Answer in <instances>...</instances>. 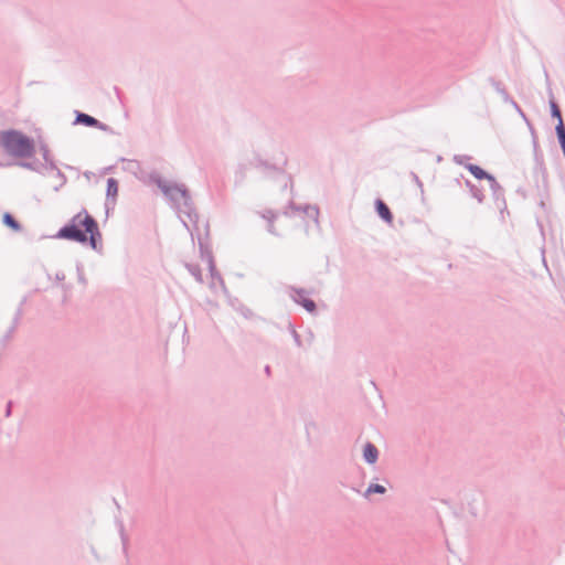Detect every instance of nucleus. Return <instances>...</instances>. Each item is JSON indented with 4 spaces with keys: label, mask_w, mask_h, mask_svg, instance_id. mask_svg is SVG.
I'll return each mask as SVG.
<instances>
[{
    "label": "nucleus",
    "mask_w": 565,
    "mask_h": 565,
    "mask_svg": "<svg viewBox=\"0 0 565 565\" xmlns=\"http://www.w3.org/2000/svg\"><path fill=\"white\" fill-rule=\"evenodd\" d=\"M412 177H413V180L415 181V183L419 186V188H423V183L420 181V179L418 178V175L416 173H412Z\"/></svg>",
    "instance_id": "30"
},
{
    "label": "nucleus",
    "mask_w": 565,
    "mask_h": 565,
    "mask_svg": "<svg viewBox=\"0 0 565 565\" xmlns=\"http://www.w3.org/2000/svg\"><path fill=\"white\" fill-rule=\"evenodd\" d=\"M303 213L317 220L319 215V209L316 205H303Z\"/></svg>",
    "instance_id": "24"
},
{
    "label": "nucleus",
    "mask_w": 565,
    "mask_h": 565,
    "mask_svg": "<svg viewBox=\"0 0 565 565\" xmlns=\"http://www.w3.org/2000/svg\"><path fill=\"white\" fill-rule=\"evenodd\" d=\"M375 210H376V213L379 214V216L384 222H386L387 224H392V222H393V214H392L390 207L387 206V204L383 200L376 199V201H375Z\"/></svg>",
    "instance_id": "10"
},
{
    "label": "nucleus",
    "mask_w": 565,
    "mask_h": 565,
    "mask_svg": "<svg viewBox=\"0 0 565 565\" xmlns=\"http://www.w3.org/2000/svg\"><path fill=\"white\" fill-rule=\"evenodd\" d=\"M270 372H271L270 366H269V365H266V366H265V373H266L267 375H270Z\"/></svg>",
    "instance_id": "32"
},
{
    "label": "nucleus",
    "mask_w": 565,
    "mask_h": 565,
    "mask_svg": "<svg viewBox=\"0 0 565 565\" xmlns=\"http://www.w3.org/2000/svg\"><path fill=\"white\" fill-rule=\"evenodd\" d=\"M534 151H535V167H534V173L536 178L541 179V184H536L540 201L539 206L546 212L547 211V200L550 198L548 195V174L547 169L544 163L543 156L537 152V143L534 141Z\"/></svg>",
    "instance_id": "3"
},
{
    "label": "nucleus",
    "mask_w": 565,
    "mask_h": 565,
    "mask_svg": "<svg viewBox=\"0 0 565 565\" xmlns=\"http://www.w3.org/2000/svg\"><path fill=\"white\" fill-rule=\"evenodd\" d=\"M180 199H182L183 204L182 212H184L190 218L192 217V215H196L194 203L186 188L181 191Z\"/></svg>",
    "instance_id": "9"
},
{
    "label": "nucleus",
    "mask_w": 565,
    "mask_h": 565,
    "mask_svg": "<svg viewBox=\"0 0 565 565\" xmlns=\"http://www.w3.org/2000/svg\"><path fill=\"white\" fill-rule=\"evenodd\" d=\"M489 182L490 189L492 191V196L494 200L495 205L500 211H503L507 209V201L504 196V189L502 185L497 181L495 177H492V179Z\"/></svg>",
    "instance_id": "8"
},
{
    "label": "nucleus",
    "mask_w": 565,
    "mask_h": 565,
    "mask_svg": "<svg viewBox=\"0 0 565 565\" xmlns=\"http://www.w3.org/2000/svg\"><path fill=\"white\" fill-rule=\"evenodd\" d=\"M289 210L292 212H303V206L297 205L294 201H290L287 205V209L284 211V214L290 216Z\"/></svg>",
    "instance_id": "25"
},
{
    "label": "nucleus",
    "mask_w": 565,
    "mask_h": 565,
    "mask_svg": "<svg viewBox=\"0 0 565 565\" xmlns=\"http://www.w3.org/2000/svg\"><path fill=\"white\" fill-rule=\"evenodd\" d=\"M39 146H40V151L42 153V157L45 161V168L46 169H56L55 161L53 160V158L50 154L47 145H45L44 142L41 141Z\"/></svg>",
    "instance_id": "15"
},
{
    "label": "nucleus",
    "mask_w": 565,
    "mask_h": 565,
    "mask_svg": "<svg viewBox=\"0 0 565 565\" xmlns=\"http://www.w3.org/2000/svg\"><path fill=\"white\" fill-rule=\"evenodd\" d=\"M1 148L15 157H24L31 152L32 146L29 139L15 131L2 134Z\"/></svg>",
    "instance_id": "2"
},
{
    "label": "nucleus",
    "mask_w": 565,
    "mask_h": 565,
    "mask_svg": "<svg viewBox=\"0 0 565 565\" xmlns=\"http://www.w3.org/2000/svg\"><path fill=\"white\" fill-rule=\"evenodd\" d=\"M363 458L370 465L375 463L379 459V450L376 446L370 441L366 443L363 448Z\"/></svg>",
    "instance_id": "12"
},
{
    "label": "nucleus",
    "mask_w": 565,
    "mask_h": 565,
    "mask_svg": "<svg viewBox=\"0 0 565 565\" xmlns=\"http://www.w3.org/2000/svg\"><path fill=\"white\" fill-rule=\"evenodd\" d=\"M3 223L15 232L20 230L18 222L9 213L3 214Z\"/></svg>",
    "instance_id": "20"
},
{
    "label": "nucleus",
    "mask_w": 565,
    "mask_h": 565,
    "mask_svg": "<svg viewBox=\"0 0 565 565\" xmlns=\"http://www.w3.org/2000/svg\"><path fill=\"white\" fill-rule=\"evenodd\" d=\"M467 170L478 180L490 181L492 179V177H494L493 174L487 172L486 170H483L481 167H479L477 164L467 166Z\"/></svg>",
    "instance_id": "14"
},
{
    "label": "nucleus",
    "mask_w": 565,
    "mask_h": 565,
    "mask_svg": "<svg viewBox=\"0 0 565 565\" xmlns=\"http://www.w3.org/2000/svg\"><path fill=\"white\" fill-rule=\"evenodd\" d=\"M550 108H551V116L553 118L557 119V124H561V121H563L562 111H561L559 106L557 105V103L554 99L550 100Z\"/></svg>",
    "instance_id": "18"
},
{
    "label": "nucleus",
    "mask_w": 565,
    "mask_h": 565,
    "mask_svg": "<svg viewBox=\"0 0 565 565\" xmlns=\"http://www.w3.org/2000/svg\"><path fill=\"white\" fill-rule=\"evenodd\" d=\"M254 166L256 168H263V169H266V170H273V171H277L278 168L274 164H270L269 162H267L266 160H263L262 158L257 157L255 159V163Z\"/></svg>",
    "instance_id": "22"
},
{
    "label": "nucleus",
    "mask_w": 565,
    "mask_h": 565,
    "mask_svg": "<svg viewBox=\"0 0 565 565\" xmlns=\"http://www.w3.org/2000/svg\"><path fill=\"white\" fill-rule=\"evenodd\" d=\"M74 125H84L86 127H94V128H98L104 131H106L108 129V126L105 125L104 122H102L98 119L94 118L93 116L82 113L79 110L75 111Z\"/></svg>",
    "instance_id": "7"
},
{
    "label": "nucleus",
    "mask_w": 565,
    "mask_h": 565,
    "mask_svg": "<svg viewBox=\"0 0 565 565\" xmlns=\"http://www.w3.org/2000/svg\"><path fill=\"white\" fill-rule=\"evenodd\" d=\"M207 265H209V270H210L211 277L216 278L221 281V284H224V280H223L221 274L216 269L214 259H210V262H207Z\"/></svg>",
    "instance_id": "23"
},
{
    "label": "nucleus",
    "mask_w": 565,
    "mask_h": 565,
    "mask_svg": "<svg viewBox=\"0 0 565 565\" xmlns=\"http://www.w3.org/2000/svg\"><path fill=\"white\" fill-rule=\"evenodd\" d=\"M490 84L493 86V88L502 96L503 100L505 103L511 104L521 116L525 117L522 108L519 106V104L513 99V97L509 94L505 85L501 82L495 79L494 77L489 78Z\"/></svg>",
    "instance_id": "6"
},
{
    "label": "nucleus",
    "mask_w": 565,
    "mask_h": 565,
    "mask_svg": "<svg viewBox=\"0 0 565 565\" xmlns=\"http://www.w3.org/2000/svg\"><path fill=\"white\" fill-rule=\"evenodd\" d=\"M120 536H121V540H122L124 545H126V544H127L128 539H127V535L125 534L124 525H121V526H120Z\"/></svg>",
    "instance_id": "29"
},
{
    "label": "nucleus",
    "mask_w": 565,
    "mask_h": 565,
    "mask_svg": "<svg viewBox=\"0 0 565 565\" xmlns=\"http://www.w3.org/2000/svg\"><path fill=\"white\" fill-rule=\"evenodd\" d=\"M465 185L469 190L470 195L476 199L479 204L486 201V194L482 188L476 185L468 179L465 181Z\"/></svg>",
    "instance_id": "11"
},
{
    "label": "nucleus",
    "mask_w": 565,
    "mask_h": 565,
    "mask_svg": "<svg viewBox=\"0 0 565 565\" xmlns=\"http://www.w3.org/2000/svg\"><path fill=\"white\" fill-rule=\"evenodd\" d=\"M117 194H118V181L115 178H108L107 179V188H106V205H108L110 200L115 204Z\"/></svg>",
    "instance_id": "13"
},
{
    "label": "nucleus",
    "mask_w": 565,
    "mask_h": 565,
    "mask_svg": "<svg viewBox=\"0 0 565 565\" xmlns=\"http://www.w3.org/2000/svg\"><path fill=\"white\" fill-rule=\"evenodd\" d=\"M51 170L56 172V177L60 180L58 185L55 186V190H58L61 186H63L66 183L67 178L57 167H56V169H51Z\"/></svg>",
    "instance_id": "27"
},
{
    "label": "nucleus",
    "mask_w": 565,
    "mask_h": 565,
    "mask_svg": "<svg viewBox=\"0 0 565 565\" xmlns=\"http://www.w3.org/2000/svg\"><path fill=\"white\" fill-rule=\"evenodd\" d=\"M454 162H456L459 166H462L467 169V166H470L469 162L471 160V157L468 154H455L452 158Z\"/></svg>",
    "instance_id": "21"
},
{
    "label": "nucleus",
    "mask_w": 565,
    "mask_h": 565,
    "mask_svg": "<svg viewBox=\"0 0 565 565\" xmlns=\"http://www.w3.org/2000/svg\"><path fill=\"white\" fill-rule=\"evenodd\" d=\"M291 333H292V337H294V339H295L296 343H297L298 345H300V344H301L300 335L297 333V331H296L294 328L291 329Z\"/></svg>",
    "instance_id": "28"
},
{
    "label": "nucleus",
    "mask_w": 565,
    "mask_h": 565,
    "mask_svg": "<svg viewBox=\"0 0 565 565\" xmlns=\"http://www.w3.org/2000/svg\"><path fill=\"white\" fill-rule=\"evenodd\" d=\"M385 492L386 488L384 486L379 483H371L365 491V495H369L371 493L384 494Z\"/></svg>",
    "instance_id": "19"
},
{
    "label": "nucleus",
    "mask_w": 565,
    "mask_h": 565,
    "mask_svg": "<svg viewBox=\"0 0 565 565\" xmlns=\"http://www.w3.org/2000/svg\"><path fill=\"white\" fill-rule=\"evenodd\" d=\"M152 181L157 184V186L162 191L164 196L177 204L181 196V191L185 189V185L181 184H170L166 182L160 175L151 177Z\"/></svg>",
    "instance_id": "4"
},
{
    "label": "nucleus",
    "mask_w": 565,
    "mask_h": 565,
    "mask_svg": "<svg viewBox=\"0 0 565 565\" xmlns=\"http://www.w3.org/2000/svg\"><path fill=\"white\" fill-rule=\"evenodd\" d=\"M199 249L200 255L203 260L210 262V259H214L213 253L206 242L199 239Z\"/></svg>",
    "instance_id": "17"
},
{
    "label": "nucleus",
    "mask_w": 565,
    "mask_h": 565,
    "mask_svg": "<svg viewBox=\"0 0 565 565\" xmlns=\"http://www.w3.org/2000/svg\"><path fill=\"white\" fill-rule=\"evenodd\" d=\"M291 298L296 303L302 306L310 313L317 312V305L312 299L308 298L307 290L302 288H291Z\"/></svg>",
    "instance_id": "5"
},
{
    "label": "nucleus",
    "mask_w": 565,
    "mask_h": 565,
    "mask_svg": "<svg viewBox=\"0 0 565 565\" xmlns=\"http://www.w3.org/2000/svg\"><path fill=\"white\" fill-rule=\"evenodd\" d=\"M268 232L274 234V235H277V232H276L274 223H268Z\"/></svg>",
    "instance_id": "31"
},
{
    "label": "nucleus",
    "mask_w": 565,
    "mask_h": 565,
    "mask_svg": "<svg viewBox=\"0 0 565 565\" xmlns=\"http://www.w3.org/2000/svg\"><path fill=\"white\" fill-rule=\"evenodd\" d=\"M184 266L198 282H203V275L199 264L185 263Z\"/></svg>",
    "instance_id": "16"
},
{
    "label": "nucleus",
    "mask_w": 565,
    "mask_h": 565,
    "mask_svg": "<svg viewBox=\"0 0 565 565\" xmlns=\"http://www.w3.org/2000/svg\"><path fill=\"white\" fill-rule=\"evenodd\" d=\"M55 238L88 244L94 250L102 253L103 236L97 221L83 209L67 224L58 230Z\"/></svg>",
    "instance_id": "1"
},
{
    "label": "nucleus",
    "mask_w": 565,
    "mask_h": 565,
    "mask_svg": "<svg viewBox=\"0 0 565 565\" xmlns=\"http://www.w3.org/2000/svg\"><path fill=\"white\" fill-rule=\"evenodd\" d=\"M277 216L278 214L273 210H265L262 213V217L265 218L268 223H274Z\"/></svg>",
    "instance_id": "26"
}]
</instances>
